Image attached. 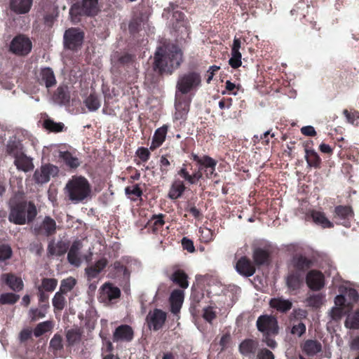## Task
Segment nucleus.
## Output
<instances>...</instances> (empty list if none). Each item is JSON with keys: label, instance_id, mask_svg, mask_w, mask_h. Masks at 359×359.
I'll return each instance as SVG.
<instances>
[{"label": "nucleus", "instance_id": "1", "mask_svg": "<svg viewBox=\"0 0 359 359\" xmlns=\"http://www.w3.org/2000/svg\"><path fill=\"white\" fill-rule=\"evenodd\" d=\"M190 158L195 161L197 168H194L192 163L185 162L177 172L180 177L175 179L170 187L168 196L172 200L181 198L187 190L188 186L196 185L205 176L207 179H212L217 175L216 166L217 161L208 155L198 156L191 153Z\"/></svg>", "mask_w": 359, "mask_h": 359}, {"label": "nucleus", "instance_id": "2", "mask_svg": "<svg viewBox=\"0 0 359 359\" xmlns=\"http://www.w3.org/2000/svg\"><path fill=\"white\" fill-rule=\"evenodd\" d=\"M182 62V52L175 45L159 47L154 57V70L160 75L171 74Z\"/></svg>", "mask_w": 359, "mask_h": 359}, {"label": "nucleus", "instance_id": "3", "mask_svg": "<svg viewBox=\"0 0 359 359\" xmlns=\"http://www.w3.org/2000/svg\"><path fill=\"white\" fill-rule=\"evenodd\" d=\"M37 215L35 205L32 202L20 201L10 204L8 220L18 225H23L34 221Z\"/></svg>", "mask_w": 359, "mask_h": 359}, {"label": "nucleus", "instance_id": "4", "mask_svg": "<svg viewBox=\"0 0 359 359\" xmlns=\"http://www.w3.org/2000/svg\"><path fill=\"white\" fill-rule=\"evenodd\" d=\"M69 199L74 203L83 202L91 193V187L88 180L83 176H74L65 186Z\"/></svg>", "mask_w": 359, "mask_h": 359}, {"label": "nucleus", "instance_id": "5", "mask_svg": "<svg viewBox=\"0 0 359 359\" xmlns=\"http://www.w3.org/2000/svg\"><path fill=\"white\" fill-rule=\"evenodd\" d=\"M256 326L262 334V341L271 348H275L277 343L273 337L279 332L277 318L271 315H261L257 320Z\"/></svg>", "mask_w": 359, "mask_h": 359}, {"label": "nucleus", "instance_id": "6", "mask_svg": "<svg viewBox=\"0 0 359 359\" xmlns=\"http://www.w3.org/2000/svg\"><path fill=\"white\" fill-rule=\"evenodd\" d=\"M202 84V77L199 72L191 70L181 74L176 84V92L187 95L196 91Z\"/></svg>", "mask_w": 359, "mask_h": 359}, {"label": "nucleus", "instance_id": "7", "mask_svg": "<svg viewBox=\"0 0 359 359\" xmlns=\"http://www.w3.org/2000/svg\"><path fill=\"white\" fill-rule=\"evenodd\" d=\"M99 0H82L81 2L74 4L70 10L69 14L73 21L79 22L80 17L94 16L99 12Z\"/></svg>", "mask_w": 359, "mask_h": 359}, {"label": "nucleus", "instance_id": "8", "mask_svg": "<svg viewBox=\"0 0 359 359\" xmlns=\"http://www.w3.org/2000/svg\"><path fill=\"white\" fill-rule=\"evenodd\" d=\"M32 43L29 38L24 34L15 36L10 43L9 51L18 56H26L32 50Z\"/></svg>", "mask_w": 359, "mask_h": 359}, {"label": "nucleus", "instance_id": "9", "mask_svg": "<svg viewBox=\"0 0 359 359\" xmlns=\"http://www.w3.org/2000/svg\"><path fill=\"white\" fill-rule=\"evenodd\" d=\"M84 39V32L79 28L72 27L64 34V46L66 48L75 50L80 47Z\"/></svg>", "mask_w": 359, "mask_h": 359}, {"label": "nucleus", "instance_id": "10", "mask_svg": "<svg viewBox=\"0 0 359 359\" xmlns=\"http://www.w3.org/2000/svg\"><path fill=\"white\" fill-rule=\"evenodd\" d=\"M121 290L111 283H105L100 288L99 299L105 304H113L121 297Z\"/></svg>", "mask_w": 359, "mask_h": 359}, {"label": "nucleus", "instance_id": "11", "mask_svg": "<svg viewBox=\"0 0 359 359\" xmlns=\"http://www.w3.org/2000/svg\"><path fill=\"white\" fill-rule=\"evenodd\" d=\"M58 173V168L57 166L52 164H45L41 166L39 169H36L33 175L34 180L36 184L47 183L50 176H55Z\"/></svg>", "mask_w": 359, "mask_h": 359}, {"label": "nucleus", "instance_id": "12", "mask_svg": "<svg viewBox=\"0 0 359 359\" xmlns=\"http://www.w3.org/2000/svg\"><path fill=\"white\" fill-rule=\"evenodd\" d=\"M133 327L128 325H118L113 332L112 340L115 343H129L134 339Z\"/></svg>", "mask_w": 359, "mask_h": 359}, {"label": "nucleus", "instance_id": "13", "mask_svg": "<svg viewBox=\"0 0 359 359\" xmlns=\"http://www.w3.org/2000/svg\"><path fill=\"white\" fill-rule=\"evenodd\" d=\"M57 224L55 221L50 216H46L41 223L34 228V233L36 236L49 237L56 233Z\"/></svg>", "mask_w": 359, "mask_h": 359}, {"label": "nucleus", "instance_id": "14", "mask_svg": "<svg viewBox=\"0 0 359 359\" xmlns=\"http://www.w3.org/2000/svg\"><path fill=\"white\" fill-rule=\"evenodd\" d=\"M166 318V313L161 309H155L153 311H149L146 318L148 327L154 331L159 330L163 326Z\"/></svg>", "mask_w": 359, "mask_h": 359}, {"label": "nucleus", "instance_id": "15", "mask_svg": "<svg viewBox=\"0 0 359 359\" xmlns=\"http://www.w3.org/2000/svg\"><path fill=\"white\" fill-rule=\"evenodd\" d=\"M313 264V259L302 255H294L291 261L292 270L298 273H302L304 276V274L312 268Z\"/></svg>", "mask_w": 359, "mask_h": 359}, {"label": "nucleus", "instance_id": "16", "mask_svg": "<svg viewBox=\"0 0 359 359\" xmlns=\"http://www.w3.org/2000/svg\"><path fill=\"white\" fill-rule=\"evenodd\" d=\"M305 279L308 287L313 291L320 290L325 285V276L318 270L311 269L309 271Z\"/></svg>", "mask_w": 359, "mask_h": 359}, {"label": "nucleus", "instance_id": "17", "mask_svg": "<svg viewBox=\"0 0 359 359\" xmlns=\"http://www.w3.org/2000/svg\"><path fill=\"white\" fill-rule=\"evenodd\" d=\"M191 99L188 98L186 95H182L178 97L176 92L175 100V118L177 120L186 119L187 115L189 111Z\"/></svg>", "mask_w": 359, "mask_h": 359}, {"label": "nucleus", "instance_id": "18", "mask_svg": "<svg viewBox=\"0 0 359 359\" xmlns=\"http://www.w3.org/2000/svg\"><path fill=\"white\" fill-rule=\"evenodd\" d=\"M69 248V242L67 241L60 240L57 243L54 239L48 241L47 246V255L50 257L63 256Z\"/></svg>", "mask_w": 359, "mask_h": 359}, {"label": "nucleus", "instance_id": "19", "mask_svg": "<svg viewBox=\"0 0 359 359\" xmlns=\"http://www.w3.org/2000/svg\"><path fill=\"white\" fill-rule=\"evenodd\" d=\"M36 80L40 85H44L48 89L54 87L57 83L54 72L48 67L40 69L36 74Z\"/></svg>", "mask_w": 359, "mask_h": 359}, {"label": "nucleus", "instance_id": "20", "mask_svg": "<svg viewBox=\"0 0 359 359\" xmlns=\"http://www.w3.org/2000/svg\"><path fill=\"white\" fill-rule=\"evenodd\" d=\"M354 216L352 208L349 205H337L334 208V217L342 220L340 224L347 227L350 226V219Z\"/></svg>", "mask_w": 359, "mask_h": 359}, {"label": "nucleus", "instance_id": "21", "mask_svg": "<svg viewBox=\"0 0 359 359\" xmlns=\"http://www.w3.org/2000/svg\"><path fill=\"white\" fill-rule=\"evenodd\" d=\"M166 215L162 213L153 215L145 226L147 231L154 234L161 232L165 223L164 219Z\"/></svg>", "mask_w": 359, "mask_h": 359}, {"label": "nucleus", "instance_id": "22", "mask_svg": "<svg viewBox=\"0 0 359 359\" xmlns=\"http://www.w3.org/2000/svg\"><path fill=\"white\" fill-rule=\"evenodd\" d=\"M177 8V4L170 3L169 6L164 9V12L172 13L170 23L175 31H177L181 26H183L185 18V15L183 12L176 10Z\"/></svg>", "mask_w": 359, "mask_h": 359}, {"label": "nucleus", "instance_id": "23", "mask_svg": "<svg viewBox=\"0 0 359 359\" xmlns=\"http://www.w3.org/2000/svg\"><path fill=\"white\" fill-rule=\"evenodd\" d=\"M237 272L245 277L252 276L255 273V266L250 259L244 256L239 259L236 265Z\"/></svg>", "mask_w": 359, "mask_h": 359}, {"label": "nucleus", "instance_id": "24", "mask_svg": "<svg viewBox=\"0 0 359 359\" xmlns=\"http://www.w3.org/2000/svg\"><path fill=\"white\" fill-rule=\"evenodd\" d=\"M108 264V260L105 257H102L95 262L94 264L88 266L85 269L86 275L88 280H92L98 276V275L106 268Z\"/></svg>", "mask_w": 359, "mask_h": 359}, {"label": "nucleus", "instance_id": "25", "mask_svg": "<svg viewBox=\"0 0 359 359\" xmlns=\"http://www.w3.org/2000/svg\"><path fill=\"white\" fill-rule=\"evenodd\" d=\"M304 276L302 273L290 270L286 277V285L290 292L299 290L304 283Z\"/></svg>", "mask_w": 359, "mask_h": 359}, {"label": "nucleus", "instance_id": "26", "mask_svg": "<svg viewBox=\"0 0 359 359\" xmlns=\"http://www.w3.org/2000/svg\"><path fill=\"white\" fill-rule=\"evenodd\" d=\"M2 280L11 290L15 292H20L24 288V283L21 277L17 276L14 273H4L2 275Z\"/></svg>", "mask_w": 359, "mask_h": 359}, {"label": "nucleus", "instance_id": "27", "mask_svg": "<svg viewBox=\"0 0 359 359\" xmlns=\"http://www.w3.org/2000/svg\"><path fill=\"white\" fill-rule=\"evenodd\" d=\"M82 248V243L79 240L74 241L67 254L68 262L75 266H79L81 264V258L79 257V251Z\"/></svg>", "mask_w": 359, "mask_h": 359}, {"label": "nucleus", "instance_id": "28", "mask_svg": "<svg viewBox=\"0 0 359 359\" xmlns=\"http://www.w3.org/2000/svg\"><path fill=\"white\" fill-rule=\"evenodd\" d=\"M269 306L280 313H286L292 309V302L283 297H274L270 299Z\"/></svg>", "mask_w": 359, "mask_h": 359}, {"label": "nucleus", "instance_id": "29", "mask_svg": "<svg viewBox=\"0 0 359 359\" xmlns=\"http://www.w3.org/2000/svg\"><path fill=\"white\" fill-rule=\"evenodd\" d=\"M252 257L257 266L269 265L271 262V253L267 249L256 248L253 252Z\"/></svg>", "mask_w": 359, "mask_h": 359}, {"label": "nucleus", "instance_id": "30", "mask_svg": "<svg viewBox=\"0 0 359 359\" xmlns=\"http://www.w3.org/2000/svg\"><path fill=\"white\" fill-rule=\"evenodd\" d=\"M32 0H10V8L16 14H25L32 7Z\"/></svg>", "mask_w": 359, "mask_h": 359}, {"label": "nucleus", "instance_id": "31", "mask_svg": "<svg viewBox=\"0 0 359 359\" xmlns=\"http://www.w3.org/2000/svg\"><path fill=\"white\" fill-rule=\"evenodd\" d=\"M135 60V55L128 53H124L123 54H117L114 56V59L111 60L113 67L119 68L120 67H128L133 65Z\"/></svg>", "mask_w": 359, "mask_h": 359}, {"label": "nucleus", "instance_id": "32", "mask_svg": "<svg viewBox=\"0 0 359 359\" xmlns=\"http://www.w3.org/2000/svg\"><path fill=\"white\" fill-rule=\"evenodd\" d=\"M184 300V292L180 290H175L172 292L170 297V311L172 313L177 314L180 312Z\"/></svg>", "mask_w": 359, "mask_h": 359}, {"label": "nucleus", "instance_id": "33", "mask_svg": "<svg viewBox=\"0 0 359 359\" xmlns=\"http://www.w3.org/2000/svg\"><path fill=\"white\" fill-rule=\"evenodd\" d=\"M168 130V126L167 125H163L156 130L152 137V142L149 148L150 150L154 151L162 145L165 140Z\"/></svg>", "mask_w": 359, "mask_h": 359}, {"label": "nucleus", "instance_id": "34", "mask_svg": "<svg viewBox=\"0 0 359 359\" xmlns=\"http://www.w3.org/2000/svg\"><path fill=\"white\" fill-rule=\"evenodd\" d=\"M302 349L309 356H313L322 351V344L316 339H306L302 344Z\"/></svg>", "mask_w": 359, "mask_h": 359}, {"label": "nucleus", "instance_id": "35", "mask_svg": "<svg viewBox=\"0 0 359 359\" xmlns=\"http://www.w3.org/2000/svg\"><path fill=\"white\" fill-rule=\"evenodd\" d=\"M310 215L313 222L322 228L330 229L334 227V224L326 217L323 212L313 210L310 212Z\"/></svg>", "mask_w": 359, "mask_h": 359}, {"label": "nucleus", "instance_id": "36", "mask_svg": "<svg viewBox=\"0 0 359 359\" xmlns=\"http://www.w3.org/2000/svg\"><path fill=\"white\" fill-rule=\"evenodd\" d=\"M14 165L16 166L18 170L25 172H29L34 168L32 159L28 157L25 153H22L15 158Z\"/></svg>", "mask_w": 359, "mask_h": 359}, {"label": "nucleus", "instance_id": "37", "mask_svg": "<svg viewBox=\"0 0 359 359\" xmlns=\"http://www.w3.org/2000/svg\"><path fill=\"white\" fill-rule=\"evenodd\" d=\"M53 100L60 104H66L69 102L70 94L67 86H60L53 95Z\"/></svg>", "mask_w": 359, "mask_h": 359}, {"label": "nucleus", "instance_id": "38", "mask_svg": "<svg viewBox=\"0 0 359 359\" xmlns=\"http://www.w3.org/2000/svg\"><path fill=\"white\" fill-rule=\"evenodd\" d=\"M170 279L182 289L189 286L188 275L182 269H177L171 274Z\"/></svg>", "mask_w": 359, "mask_h": 359}, {"label": "nucleus", "instance_id": "39", "mask_svg": "<svg viewBox=\"0 0 359 359\" xmlns=\"http://www.w3.org/2000/svg\"><path fill=\"white\" fill-rule=\"evenodd\" d=\"M6 153L15 158L24 153L22 144L16 137L10 139L6 145Z\"/></svg>", "mask_w": 359, "mask_h": 359}, {"label": "nucleus", "instance_id": "40", "mask_svg": "<svg viewBox=\"0 0 359 359\" xmlns=\"http://www.w3.org/2000/svg\"><path fill=\"white\" fill-rule=\"evenodd\" d=\"M59 158L70 168H77L81 164L79 159L68 151H60Z\"/></svg>", "mask_w": 359, "mask_h": 359}, {"label": "nucleus", "instance_id": "41", "mask_svg": "<svg viewBox=\"0 0 359 359\" xmlns=\"http://www.w3.org/2000/svg\"><path fill=\"white\" fill-rule=\"evenodd\" d=\"M83 332L79 327L69 329L66 332V339L68 346H73L81 340Z\"/></svg>", "mask_w": 359, "mask_h": 359}, {"label": "nucleus", "instance_id": "42", "mask_svg": "<svg viewBox=\"0 0 359 359\" xmlns=\"http://www.w3.org/2000/svg\"><path fill=\"white\" fill-rule=\"evenodd\" d=\"M49 306L48 304H40L39 308H32L28 313L30 320L34 322L44 318Z\"/></svg>", "mask_w": 359, "mask_h": 359}, {"label": "nucleus", "instance_id": "43", "mask_svg": "<svg viewBox=\"0 0 359 359\" xmlns=\"http://www.w3.org/2000/svg\"><path fill=\"white\" fill-rule=\"evenodd\" d=\"M305 159L308 166L316 169L320 168L322 161L319 155L316 151H310L305 154Z\"/></svg>", "mask_w": 359, "mask_h": 359}, {"label": "nucleus", "instance_id": "44", "mask_svg": "<svg viewBox=\"0 0 359 359\" xmlns=\"http://www.w3.org/2000/svg\"><path fill=\"white\" fill-rule=\"evenodd\" d=\"M50 348L55 356H60L63 350L62 337L59 334H55L50 341Z\"/></svg>", "mask_w": 359, "mask_h": 359}, {"label": "nucleus", "instance_id": "45", "mask_svg": "<svg viewBox=\"0 0 359 359\" xmlns=\"http://www.w3.org/2000/svg\"><path fill=\"white\" fill-rule=\"evenodd\" d=\"M85 105L90 111L97 110L101 105L99 96L95 93H90L84 101Z\"/></svg>", "mask_w": 359, "mask_h": 359}, {"label": "nucleus", "instance_id": "46", "mask_svg": "<svg viewBox=\"0 0 359 359\" xmlns=\"http://www.w3.org/2000/svg\"><path fill=\"white\" fill-rule=\"evenodd\" d=\"M257 349V343L252 339H245L239 345V351L243 355L255 353Z\"/></svg>", "mask_w": 359, "mask_h": 359}, {"label": "nucleus", "instance_id": "47", "mask_svg": "<svg viewBox=\"0 0 359 359\" xmlns=\"http://www.w3.org/2000/svg\"><path fill=\"white\" fill-rule=\"evenodd\" d=\"M52 304L54 307L55 311H62L65 309L67 304L65 294L60 292V291L57 292L52 299Z\"/></svg>", "mask_w": 359, "mask_h": 359}, {"label": "nucleus", "instance_id": "48", "mask_svg": "<svg viewBox=\"0 0 359 359\" xmlns=\"http://www.w3.org/2000/svg\"><path fill=\"white\" fill-rule=\"evenodd\" d=\"M53 328V323L51 321L47 320L42 323H39L34 330V335L36 337H39L44 334L45 333L50 331Z\"/></svg>", "mask_w": 359, "mask_h": 359}, {"label": "nucleus", "instance_id": "49", "mask_svg": "<svg viewBox=\"0 0 359 359\" xmlns=\"http://www.w3.org/2000/svg\"><path fill=\"white\" fill-rule=\"evenodd\" d=\"M20 299V295L13 292H6L0 294V304L1 305H13L15 304Z\"/></svg>", "mask_w": 359, "mask_h": 359}, {"label": "nucleus", "instance_id": "50", "mask_svg": "<svg viewBox=\"0 0 359 359\" xmlns=\"http://www.w3.org/2000/svg\"><path fill=\"white\" fill-rule=\"evenodd\" d=\"M43 127L50 132L59 133L63 130L65 125L61 122L56 123L50 118H47L43 121Z\"/></svg>", "mask_w": 359, "mask_h": 359}, {"label": "nucleus", "instance_id": "51", "mask_svg": "<svg viewBox=\"0 0 359 359\" xmlns=\"http://www.w3.org/2000/svg\"><path fill=\"white\" fill-rule=\"evenodd\" d=\"M76 284V279L72 276L63 279L61 281L59 291L66 294L67 292H70L74 288Z\"/></svg>", "mask_w": 359, "mask_h": 359}, {"label": "nucleus", "instance_id": "52", "mask_svg": "<svg viewBox=\"0 0 359 359\" xmlns=\"http://www.w3.org/2000/svg\"><path fill=\"white\" fill-rule=\"evenodd\" d=\"M57 285V280L55 278H43L41 280V289L44 292H53Z\"/></svg>", "mask_w": 359, "mask_h": 359}, {"label": "nucleus", "instance_id": "53", "mask_svg": "<svg viewBox=\"0 0 359 359\" xmlns=\"http://www.w3.org/2000/svg\"><path fill=\"white\" fill-rule=\"evenodd\" d=\"M324 297L321 294H313L306 299L308 304L314 308H319L323 304Z\"/></svg>", "mask_w": 359, "mask_h": 359}, {"label": "nucleus", "instance_id": "54", "mask_svg": "<svg viewBox=\"0 0 359 359\" xmlns=\"http://www.w3.org/2000/svg\"><path fill=\"white\" fill-rule=\"evenodd\" d=\"M241 57L240 51H231V57L229 60V65L233 69L240 67L242 65Z\"/></svg>", "mask_w": 359, "mask_h": 359}, {"label": "nucleus", "instance_id": "55", "mask_svg": "<svg viewBox=\"0 0 359 359\" xmlns=\"http://www.w3.org/2000/svg\"><path fill=\"white\" fill-rule=\"evenodd\" d=\"M347 327L359 329V309L355 311L351 318H348L345 322Z\"/></svg>", "mask_w": 359, "mask_h": 359}, {"label": "nucleus", "instance_id": "56", "mask_svg": "<svg viewBox=\"0 0 359 359\" xmlns=\"http://www.w3.org/2000/svg\"><path fill=\"white\" fill-rule=\"evenodd\" d=\"M13 251L8 244L0 245V262L7 260L11 257Z\"/></svg>", "mask_w": 359, "mask_h": 359}, {"label": "nucleus", "instance_id": "57", "mask_svg": "<svg viewBox=\"0 0 359 359\" xmlns=\"http://www.w3.org/2000/svg\"><path fill=\"white\" fill-rule=\"evenodd\" d=\"M345 86V82L343 81V76L340 74L339 76L334 78L332 81V88L334 90V96L339 94Z\"/></svg>", "mask_w": 359, "mask_h": 359}, {"label": "nucleus", "instance_id": "58", "mask_svg": "<svg viewBox=\"0 0 359 359\" xmlns=\"http://www.w3.org/2000/svg\"><path fill=\"white\" fill-rule=\"evenodd\" d=\"M343 114L346 117L348 121L353 125H359V111H348V109H344Z\"/></svg>", "mask_w": 359, "mask_h": 359}, {"label": "nucleus", "instance_id": "59", "mask_svg": "<svg viewBox=\"0 0 359 359\" xmlns=\"http://www.w3.org/2000/svg\"><path fill=\"white\" fill-rule=\"evenodd\" d=\"M306 325L302 322H299L297 324L293 325L291 328L290 333L293 335H297L301 337L306 333Z\"/></svg>", "mask_w": 359, "mask_h": 359}, {"label": "nucleus", "instance_id": "60", "mask_svg": "<svg viewBox=\"0 0 359 359\" xmlns=\"http://www.w3.org/2000/svg\"><path fill=\"white\" fill-rule=\"evenodd\" d=\"M142 22V18L141 17L133 18L128 25L129 31L131 34L138 32Z\"/></svg>", "mask_w": 359, "mask_h": 359}, {"label": "nucleus", "instance_id": "61", "mask_svg": "<svg viewBox=\"0 0 359 359\" xmlns=\"http://www.w3.org/2000/svg\"><path fill=\"white\" fill-rule=\"evenodd\" d=\"M113 268L117 273H121L124 278H128L130 272L127 267L123 265L120 261H116L113 264Z\"/></svg>", "mask_w": 359, "mask_h": 359}, {"label": "nucleus", "instance_id": "62", "mask_svg": "<svg viewBox=\"0 0 359 359\" xmlns=\"http://www.w3.org/2000/svg\"><path fill=\"white\" fill-rule=\"evenodd\" d=\"M135 155L142 163H145L149 159L151 153L147 148L141 147L137 149Z\"/></svg>", "mask_w": 359, "mask_h": 359}, {"label": "nucleus", "instance_id": "63", "mask_svg": "<svg viewBox=\"0 0 359 359\" xmlns=\"http://www.w3.org/2000/svg\"><path fill=\"white\" fill-rule=\"evenodd\" d=\"M125 194L130 197V195H134L137 198H140L142 194V190L138 184H135L133 187H127L125 189Z\"/></svg>", "mask_w": 359, "mask_h": 359}, {"label": "nucleus", "instance_id": "64", "mask_svg": "<svg viewBox=\"0 0 359 359\" xmlns=\"http://www.w3.org/2000/svg\"><path fill=\"white\" fill-rule=\"evenodd\" d=\"M29 250L35 253L37 256H41L43 252V247L40 241H33L29 244Z\"/></svg>", "mask_w": 359, "mask_h": 359}]
</instances>
